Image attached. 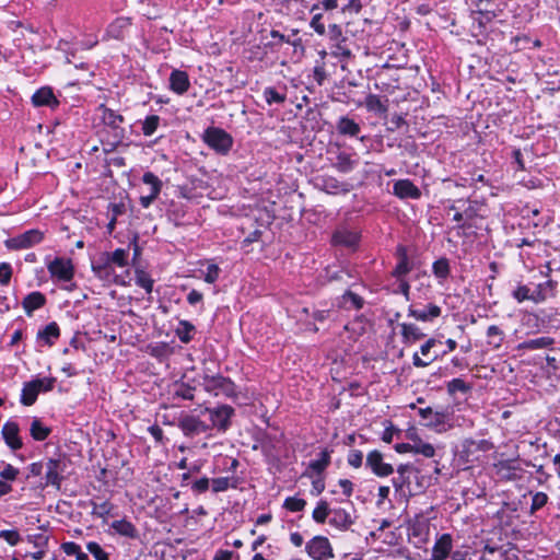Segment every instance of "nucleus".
Returning a JSON list of instances; mask_svg holds the SVG:
<instances>
[{
  "instance_id": "f257e3e1",
  "label": "nucleus",
  "mask_w": 560,
  "mask_h": 560,
  "mask_svg": "<svg viewBox=\"0 0 560 560\" xmlns=\"http://www.w3.org/2000/svg\"><path fill=\"white\" fill-rule=\"evenodd\" d=\"M203 387L207 392L212 393L214 396L232 397L235 395L234 383L221 375L203 377Z\"/></svg>"
},
{
  "instance_id": "f03ea898",
  "label": "nucleus",
  "mask_w": 560,
  "mask_h": 560,
  "mask_svg": "<svg viewBox=\"0 0 560 560\" xmlns=\"http://www.w3.org/2000/svg\"><path fill=\"white\" fill-rule=\"evenodd\" d=\"M44 240V232L33 229L24 232L23 234H20L18 236H14L12 238H9L5 241V246L9 249H25L30 248L36 244H39Z\"/></svg>"
},
{
  "instance_id": "7ed1b4c3",
  "label": "nucleus",
  "mask_w": 560,
  "mask_h": 560,
  "mask_svg": "<svg viewBox=\"0 0 560 560\" xmlns=\"http://www.w3.org/2000/svg\"><path fill=\"white\" fill-rule=\"evenodd\" d=\"M203 139L209 147L220 153H226L232 147L231 136L219 128L207 129Z\"/></svg>"
},
{
  "instance_id": "20e7f679",
  "label": "nucleus",
  "mask_w": 560,
  "mask_h": 560,
  "mask_svg": "<svg viewBox=\"0 0 560 560\" xmlns=\"http://www.w3.org/2000/svg\"><path fill=\"white\" fill-rule=\"evenodd\" d=\"M306 551L314 560H327L334 557L328 538L315 536L306 544Z\"/></svg>"
},
{
  "instance_id": "39448f33",
  "label": "nucleus",
  "mask_w": 560,
  "mask_h": 560,
  "mask_svg": "<svg viewBox=\"0 0 560 560\" xmlns=\"http://www.w3.org/2000/svg\"><path fill=\"white\" fill-rule=\"evenodd\" d=\"M467 4L474 14V20L483 24V20L490 21L494 16L495 4L491 0H467Z\"/></svg>"
},
{
  "instance_id": "423d86ee",
  "label": "nucleus",
  "mask_w": 560,
  "mask_h": 560,
  "mask_svg": "<svg viewBox=\"0 0 560 560\" xmlns=\"http://www.w3.org/2000/svg\"><path fill=\"white\" fill-rule=\"evenodd\" d=\"M178 427L186 436H194L196 434L205 433L208 431L209 425L201 421L198 417L191 415H183L178 419Z\"/></svg>"
},
{
  "instance_id": "0eeeda50",
  "label": "nucleus",
  "mask_w": 560,
  "mask_h": 560,
  "mask_svg": "<svg viewBox=\"0 0 560 560\" xmlns=\"http://www.w3.org/2000/svg\"><path fill=\"white\" fill-rule=\"evenodd\" d=\"M47 268L52 277L61 281H70L73 278L74 271L70 259L57 257L49 262Z\"/></svg>"
},
{
  "instance_id": "6e6552de",
  "label": "nucleus",
  "mask_w": 560,
  "mask_h": 560,
  "mask_svg": "<svg viewBox=\"0 0 560 560\" xmlns=\"http://www.w3.org/2000/svg\"><path fill=\"white\" fill-rule=\"evenodd\" d=\"M366 466L378 477H387L394 472L390 464L383 459V454L378 451H372L366 456Z\"/></svg>"
},
{
  "instance_id": "1a4fd4ad",
  "label": "nucleus",
  "mask_w": 560,
  "mask_h": 560,
  "mask_svg": "<svg viewBox=\"0 0 560 560\" xmlns=\"http://www.w3.org/2000/svg\"><path fill=\"white\" fill-rule=\"evenodd\" d=\"M65 463L60 459H49L46 463V485L55 486L60 489L62 477L60 474L65 470Z\"/></svg>"
},
{
  "instance_id": "9d476101",
  "label": "nucleus",
  "mask_w": 560,
  "mask_h": 560,
  "mask_svg": "<svg viewBox=\"0 0 560 560\" xmlns=\"http://www.w3.org/2000/svg\"><path fill=\"white\" fill-rule=\"evenodd\" d=\"M382 55L392 60L405 61L407 58V49L405 48V43L395 38L388 40L385 44V48L382 51Z\"/></svg>"
},
{
  "instance_id": "9b49d317",
  "label": "nucleus",
  "mask_w": 560,
  "mask_h": 560,
  "mask_svg": "<svg viewBox=\"0 0 560 560\" xmlns=\"http://www.w3.org/2000/svg\"><path fill=\"white\" fill-rule=\"evenodd\" d=\"M44 386V380L37 378L32 382H28L24 385L22 389L21 402L24 406H31L35 402L38 393L42 390Z\"/></svg>"
},
{
  "instance_id": "f8f14e48",
  "label": "nucleus",
  "mask_w": 560,
  "mask_h": 560,
  "mask_svg": "<svg viewBox=\"0 0 560 560\" xmlns=\"http://www.w3.org/2000/svg\"><path fill=\"white\" fill-rule=\"evenodd\" d=\"M100 109L102 110V119L105 126L110 127L115 131V138H122L120 124L124 121L121 115L116 114L114 110L101 105Z\"/></svg>"
},
{
  "instance_id": "ddd939ff",
  "label": "nucleus",
  "mask_w": 560,
  "mask_h": 560,
  "mask_svg": "<svg viewBox=\"0 0 560 560\" xmlns=\"http://www.w3.org/2000/svg\"><path fill=\"white\" fill-rule=\"evenodd\" d=\"M394 194L400 198L418 199L421 192L417 186H415L408 179H400L394 184Z\"/></svg>"
},
{
  "instance_id": "4468645a",
  "label": "nucleus",
  "mask_w": 560,
  "mask_h": 560,
  "mask_svg": "<svg viewBox=\"0 0 560 560\" xmlns=\"http://www.w3.org/2000/svg\"><path fill=\"white\" fill-rule=\"evenodd\" d=\"M19 431V425L15 422H7L2 428V435L5 443L14 451L22 447Z\"/></svg>"
},
{
  "instance_id": "2eb2a0df",
  "label": "nucleus",
  "mask_w": 560,
  "mask_h": 560,
  "mask_svg": "<svg viewBox=\"0 0 560 560\" xmlns=\"http://www.w3.org/2000/svg\"><path fill=\"white\" fill-rule=\"evenodd\" d=\"M233 412V408L226 405L212 410L211 418L214 425H217L220 430L225 431L230 425V418Z\"/></svg>"
},
{
  "instance_id": "dca6fc26",
  "label": "nucleus",
  "mask_w": 560,
  "mask_h": 560,
  "mask_svg": "<svg viewBox=\"0 0 560 560\" xmlns=\"http://www.w3.org/2000/svg\"><path fill=\"white\" fill-rule=\"evenodd\" d=\"M360 235L358 232L340 230L332 235V243L348 248H354L359 243Z\"/></svg>"
},
{
  "instance_id": "f3484780",
  "label": "nucleus",
  "mask_w": 560,
  "mask_h": 560,
  "mask_svg": "<svg viewBox=\"0 0 560 560\" xmlns=\"http://www.w3.org/2000/svg\"><path fill=\"white\" fill-rule=\"evenodd\" d=\"M92 270L94 275L101 280H110L114 276L113 267L106 257L101 254L100 258L96 261L92 262Z\"/></svg>"
},
{
  "instance_id": "a211bd4d",
  "label": "nucleus",
  "mask_w": 560,
  "mask_h": 560,
  "mask_svg": "<svg viewBox=\"0 0 560 560\" xmlns=\"http://www.w3.org/2000/svg\"><path fill=\"white\" fill-rule=\"evenodd\" d=\"M32 102L35 106H49L55 107L58 101L50 88H42L32 96Z\"/></svg>"
},
{
  "instance_id": "6ab92c4d",
  "label": "nucleus",
  "mask_w": 560,
  "mask_h": 560,
  "mask_svg": "<svg viewBox=\"0 0 560 560\" xmlns=\"http://www.w3.org/2000/svg\"><path fill=\"white\" fill-rule=\"evenodd\" d=\"M45 303H46V298L43 293L32 292L23 299L22 305H23V308L25 310L26 314L32 315V313L35 310L40 308L42 306L45 305Z\"/></svg>"
},
{
  "instance_id": "aec40b11",
  "label": "nucleus",
  "mask_w": 560,
  "mask_h": 560,
  "mask_svg": "<svg viewBox=\"0 0 560 560\" xmlns=\"http://www.w3.org/2000/svg\"><path fill=\"white\" fill-rule=\"evenodd\" d=\"M171 89L177 94L185 93L189 88L188 75L184 71L174 70L170 78Z\"/></svg>"
},
{
  "instance_id": "412c9836",
  "label": "nucleus",
  "mask_w": 560,
  "mask_h": 560,
  "mask_svg": "<svg viewBox=\"0 0 560 560\" xmlns=\"http://www.w3.org/2000/svg\"><path fill=\"white\" fill-rule=\"evenodd\" d=\"M452 549V538L444 534L433 547V560H444Z\"/></svg>"
},
{
  "instance_id": "4be33fe9",
  "label": "nucleus",
  "mask_w": 560,
  "mask_h": 560,
  "mask_svg": "<svg viewBox=\"0 0 560 560\" xmlns=\"http://www.w3.org/2000/svg\"><path fill=\"white\" fill-rule=\"evenodd\" d=\"M329 524L339 529H348L353 524V521L349 513L345 510L338 509L332 512Z\"/></svg>"
},
{
  "instance_id": "5701e85b",
  "label": "nucleus",
  "mask_w": 560,
  "mask_h": 560,
  "mask_svg": "<svg viewBox=\"0 0 560 560\" xmlns=\"http://www.w3.org/2000/svg\"><path fill=\"white\" fill-rule=\"evenodd\" d=\"M401 336L406 343H413L424 337V334L413 324H401Z\"/></svg>"
},
{
  "instance_id": "b1692460",
  "label": "nucleus",
  "mask_w": 560,
  "mask_h": 560,
  "mask_svg": "<svg viewBox=\"0 0 560 560\" xmlns=\"http://www.w3.org/2000/svg\"><path fill=\"white\" fill-rule=\"evenodd\" d=\"M555 343V339L551 337H539L536 339L526 340L518 345L520 350H536L549 348Z\"/></svg>"
},
{
  "instance_id": "393cba45",
  "label": "nucleus",
  "mask_w": 560,
  "mask_h": 560,
  "mask_svg": "<svg viewBox=\"0 0 560 560\" xmlns=\"http://www.w3.org/2000/svg\"><path fill=\"white\" fill-rule=\"evenodd\" d=\"M409 314L416 319L425 322L439 317L441 315V308L438 305L430 304L427 306V310L423 311L410 308Z\"/></svg>"
},
{
  "instance_id": "a878e982",
  "label": "nucleus",
  "mask_w": 560,
  "mask_h": 560,
  "mask_svg": "<svg viewBox=\"0 0 560 560\" xmlns=\"http://www.w3.org/2000/svg\"><path fill=\"white\" fill-rule=\"evenodd\" d=\"M337 129L341 135L349 136H357L360 131L359 125L348 117H341L339 119Z\"/></svg>"
},
{
  "instance_id": "bb28decb",
  "label": "nucleus",
  "mask_w": 560,
  "mask_h": 560,
  "mask_svg": "<svg viewBox=\"0 0 560 560\" xmlns=\"http://www.w3.org/2000/svg\"><path fill=\"white\" fill-rule=\"evenodd\" d=\"M112 527L120 535L133 538L137 536L136 527L126 520L115 521Z\"/></svg>"
},
{
  "instance_id": "cd10ccee",
  "label": "nucleus",
  "mask_w": 560,
  "mask_h": 560,
  "mask_svg": "<svg viewBox=\"0 0 560 560\" xmlns=\"http://www.w3.org/2000/svg\"><path fill=\"white\" fill-rule=\"evenodd\" d=\"M30 431L32 438L36 441H44L50 434V429L43 425L38 419L33 420Z\"/></svg>"
},
{
  "instance_id": "c85d7f7f",
  "label": "nucleus",
  "mask_w": 560,
  "mask_h": 560,
  "mask_svg": "<svg viewBox=\"0 0 560 560\" xmlns=\"http://www.w3.org/2000/svg\"><path fill=\"white\" fill-rule=\"evenodd\" d=\"M91 504L93 506L92 515H95L103 520H106L110 515V513L114 509L113 504L108 501H103L101 503L92 501Z\"/></svg>"
},
{
  "instance_id": "c756f323",
  "label": "nucleus",
  "mask_w": 560,
  "mask_h": 560,
  "mask_svg": "<svg viewBox=\"0 0 560 560\" xmlns=\"http://www.w3.org/2000/svg\"><path fill=\"white\" fill-rule=\"evenodd\" d=\"M60 335L59 327L56 323L48 324L43 330L38 331V338L44 339L47 345H51V339L58 338Z\"/></svg>"
},
{
  "instance_id": "7c9ffc66",
  "label": "nucleus",
  "mask_w": 560,
  "mask_h": 560,
  "mask_svg": "<svg viewBox=\"0 0 560 560\" xmlns=\"http://www.w3.org/2000/svg\"><path fill=\"white\" fill-rule=\"evenodd\" d=\"M102 254L109 260L110 265L115 264L119 267H125L127 265V252L125 249L118 248L112 254Z\"/></svg>"
},
{
  "instance_id": "2f4dec72",
  "label": "nucleus",
  "mask_w": 560,
  "mask_h": 560,
  "mask_svg": "<svg viewBox=\"0 0 560 560\" xmlns=\"http://www.w3.org/2000/svg\"><path fill=\"white\" fill-rule=\"evenodd\" d=\"M353 161L351 160L350 155L345 153V152H340L338 155H337V161L336 163L334 164V166L339 171V172H342V173H347L349 171L352 170L353 167Z\"/></svg>"
},
{
  "instance_id": "473e14b6",
  "label": "nucleus",
  "mask_w": 560,
  "mask_h": 560,
  "mask_svg": "<svg viewBox=\"0 0 560 560\" xmlns=\"http://www.w3.org/2000/svg\"><path fill=\"white\" fill-rule=\"evenodd\" d=\"M329 505L326 501H320L313 511V518L315 522L323 524L329 515Z\"/></svg>"
},
{
  "instance_id": "72a5a7b5",
  "label": "nucleus",
  "mask_w": 560,
  "mask_h": 560,
  "mask_svg": "<svg viewBox=\"0 0 560 560\" xmlns=\"http://www.w3.org/2000/svg\"><path fill=\"white\" fill-rule=\"evenodd\" d=\"M329 462H330L329 452L325 450L320 453L319 459L313 460L310 463L308 468L320 474L329 465Z\"/></svg>"
},
{
  "instance_id": "f704fd0d",
  "label": "nucleus",
  "mask_w": 560,
  "mask_h": 560,
  "mask_svg": "<svg viewBox=\"0 0 560 560\" xmlns=\"http://www.w3.org/2000/svg\"><path fill=\"white\" fill-rule=\"evenodd\" d=\"M413 453L431 458L435 455V450L430 443H424L421 439H418V442L413 443Z\"/></svg>"
},
{
  "instance_id": "c9c22d12",
  "label": "nucleus",
  "mask_w": 560,
  "mask_h": 560,
  "mask_svg": "<svg viewBox=\"0 0 560 560\" xmlns=\"http://www.w3.org/2000/svg\"><path fill=\"white\" fill-rule=\"evenodd\" d=\"M136 283L139 287L143 288L148 293L152 292L153 280L143 270H139V271L136 272Z\"/></svg>"
},
{
  "instance_id": "e433bc0d",
  "label": "nucleus",
  "mask_w": 560,
  "mask_h": 560,
  "mask_svg": "<svg viewBox=\"0 0 560 560\" xmlns=\"http://www.w3.org/2000/svg\"><path fill=\"white\" fill-rule=\"evenodd\" d=\"M365 104H366V107L370 110H376V112H380V113H384V112L387 110V107L383 104L381 98L377 95H374V94H370L366 97Z\"/></svg>"
},
{
  "instance_id": "4c0bfd02",
  "label": "nucleus",
  "mask_w": 560,
  "mask_h": 560,
  "mask_svg": "<svg viewBox=\"0 0 560 560\" xmlns=\"http://www.w3.org/2000/svg\"><path fill=\"white\" fill-rule=\"evenodd\" d=\"M305 505L306 501L304 499L293 497L287 498L283 503V506L291 512L302 511L305 508Z\"/></svg>"
},
{
  "instance_id": "58836bf2",
  "label": "nucleus",
  "mask_w": 560,
  "mask_h": 560,
  "mask_svg": "<svg viewBox=\"0 0 560 560\" xmlns=\"http://www.w3.org/2000/svg\"><path fill=\"white\" fill-rule=\"evenodd\" d=\"M433 271L439 278H446L450 272V266L447 259H439L433 264Z\"/></svg>"
},
{
  "instance_id": "ea45409f",
  "label": "nucleus",
  "mask_w": 560,
  "mask_h": 560,
  "mask_svg": "<svg viewBox=\"0 0 560 560\" xmlns=\"http://www.w3.org/2000/svg\"><path fill=\"white\" fill-rule=\"evenodd\" d=\"M469 386L462 378H454L447 384L448 394L453 395L456 392L466 393L469 390Z\"/></svg>"
},
{
  "instance_id": "a19ab883",
  "label": "nucleus",
  "mask_w": 560,
  "mask_h": 560,
  "mask_svg": "<svg viewBox=\"0 0 560 560\" xmlns=\"http://www.w3.org/2000/svg\"><path fill=\"white\" fill-rule=\"evenodd\" d=\"M86 549L96 560H108V555L102 549V547L97 542H89L86 545Z\"/></svg>"
},
{
  "instance_id": "79ce46f5",
  "label": "nucleus",
  "mask_w": 560,
  "mask_h": 560,
  "mask_svg": "<svg viewBox=\"0 0 560 560\" xmlns=\"http://www.w3.org/2000/svg\"><path fill=\"white\" fill-rule=\"evenodd\" d=\"M487 336L489 338H492V340H490L489 343L493 345L494 347H500L503 331L498 326H490L487 330Z\"/></svg>"
},
{
  "instance_id": "37998d69",
  "label": "nucleus",
  "mask_w": 560,
  "mask_h": 560,
  "mask_svg": "<svg viewBox=\"0 0 560 560\" xmlns=\"http://www.w3.org/2000/svg\"><path fill=\"white\" fill-rule=\"evenodd\" d=\"M142 182H143V184L150 186V191H153V189L155 188L154 187L155 184L153 185V182L154 183L156 182L158 183V196L160 195L163 184H162V180L156 175H154L152 172H147L142 176Z\"/></svg>"
},
{
  "instance_id": "c03bdc74",
  "label": "nucleus",
  "mask_w": 560,
  "mask_h": 560,
  "mask_svg": "<svg viewBox=\"0 0 560 560\" xmlns=\"http://www.w3.org/2000/svg\"><path fill=\"white\" fill-rule=\"evenodd\" d=\"M264 95L268 104L283 103L285 101V95L278 93L273 88H267Z\"/></svg>"
},
{
  "instance_id": "a18cd8bd",
  "label": "nucleus",
  "mask_w": 560,
  "mask_h": 560,
  "mask_svg": "<svg viewBox=\"0 0 560 560\" xmlns=\"http://www.w3.org/2000/svg\"><path fill=\"white\" fill-rule=\"evenodd\" d=\"M158 125H159L158 116L152 115V116L147 117L143 122V127H142L143 133L145 136L152 135L156 130Z\"/></svg>"
},
{
  "instance_id": "49530a36",
  "label": "nucleus",
  "mask_w": 560,
  "mask_h": 560,
  "mask_svg": "<svg viewBox=\"0 0 560 560\" xmlns=\"http://www.w3.org/2000/svg\"><path fill=\"white\" fill-rule=\"evenodd\" d=\"M0 538L4 539L10 546H15L21 540L18 530H1Z\"/></svg>"
},
{
  "instance_id": "de8ad7c7",
  "label": "nucleus",
  "mask_w": 560,
  "mask_h": 560,
  "mask_svg": "<svg viewBox=\"0 0 560 560\" xmlns=\"http://www.w3.org/2000/svg\"><path fill=\"white\" fill-rule=\"evenodd\" d=\"M194 387L189 385L182 384L176 390L175 396L180 397L183 399L192 400L194 399Z\"/></svg>"
},
{
  "instance_id": "09e8293b",
  "label": "nucleus",
  "mask_w": 560,
  "mask_h": 560,
  "mask_svg": "<svg viewBox=\"0 0 560 560\" xmlns=\"http://www.w3.org/2000/svg\"><path fill=\"white\" fill-rule=\"evenodd\" d=\"M447 415L444 411H433V415L430 417L428 425L430 427H440L446 422Z\"/></svg>"
},
{
  "instance_id": "8fccbe9b",
  "label": "nucleus",
  "mask_w": 560,
  "mask_h": 560,
  "mask_svg": "<svg viewBox=\"0 0 560 560\" xmlns=\"http://www.w3.org/2000/svg\"><path fill=\"white\" fill-rule=\"evenodd\" d=\"M409 270L410 269L408 267V258H407L406 254H404L401 259H400V261H399V264L394 269L393 276H395L397 278H400L401 276L408 273Z\"/></svg>"
},
{
  "instance_id": "3c124183",
  "label": "nucleus",
  "mask_w": 560,
  "mask_h": 560,
  "mask_svg": "<svg viewBox=\"0 0 560 560\" xmlns=\"http://www.w3.org/2000/svg\"><path fill=\"white\" fill-rule=\"evenodd\" d=\"M12 277V268L8 262L0 264V283L8 284Z\"/></svg>"
},
{
  "instance_id": "603ef678",
  "label": "nucleus",
  "mask_w": 560,
  "mask_h": 560,
  "mask_svg": "<svg viewBox=\"0 0 560 560\" xmlns=\"http://www.w3.org/2000/svg\"><path fill=\"white\" fill-rule=\"evenodd\" d=\"M342 299H343L345 303H347L348 301H351L352 305L357 310L361 308L363 305V300L358 294H355L351 291H347L343 294Z\"/></svg>"
},
{
  "instance_id": "864d4df0",
  "label": "nucleus",
  "mask_w": 560,
  "mask_h": 560,
  "mask_svg": "<svg viewBox=\"0 0 560 560\" xmlns=\"http://www.w3.org/2000/svg\"><path fill=\"white\" fill-rule=\"evenodd\" d=\"M311 26L314 28V31L318 34H324L325 32V24L323 22V15L320 13H315L311 21Z\"/></svg>"
},
{
  "instance_id": "5fc2aeb1",
  "label": "nucleus",
  "mask_w": 560,
  "mask_h": 560,
  "mask_svg": "<svg viewBox=\"0 0 560 560\" xmlns=\"http://www.w3.org/2000/svg\"><path fill=\"white\" fill-rule=\"evenodd\" d=\"M154 185V182H153ZM155 188L150 191L149 195L140 197V203L142 207L148 208L158 198V183L155 182Z\"/></svg>"
},
{
  "instance_id": "6e6d98bb",
  "label": "nucleus",
  "mask_w": 560,
  "mask_h": 560,
  "mask_svg": "<svg viewBox=\"0 0 560 560\" xmlns=\"http://www.w3.org/2000/svg\"><path fill=\"white\" fill-rule=\"evenodd\" d=\"M363 454L360 451H352L348 456V463L354 468H359L362 465Z\"/></svg>"
},
{
  "instance_id": "4d7b16f0",
  "label": "nucleus",
  "mask_w": 560,
  "mask_h": 560,
  "mask_svg": "<svg viewBox=\"0 0 560 560\" xmlns=\"http://www.w3.org/2000/svg\"><path fill=\"white\" fill-rule=\"evenodd\" d=\"M219 267L214 264L209 265L207 268V273L205 276V281L208 283H213L219 277Z\"/></svg>"
},
{
  "instance_id": "13d9d810",
  "label": "nucleus",
  "mask_w": 560,
  "mask_h": 560,
  "mask_svg": "<svg viewBox=\"0 0 560 560\" xmlns=\"http://www.w3.org/2000/svg\"><path fill=\"white\" fill-rule=\"evenodd\" d=\"M212 490L214 492H221L228 489L229 487V479L225 477L215 478L211 481Z\"/></svg>"
},
{
  "instance_id": "bf43d9fd",
  "label": "nucleus",
  "mask_w": 560,
  "mask_h": 560,
  "mask_svg": "<svg viewBox=\"0 0 560 560\" xmlns=\"http://www.w3.org/2000/svg\"><path fill=\"white\" fill-rule=\"evenodd\" d=\"M210 480L206 477L195 481L191 486L192 490L197 493L206 492L209 489Z\"/></svg>"
},
{
  "instance_id": "052dcab7",
  "label": "nucleus",
  "mask_w": 560,
  "mask_h": 560,
  "mask_svg": "<svg viewBox=\"0 0 560 560\" xmlns=\"http://www.w3.org/2000/svg\"><path fill=\"white\" fill-rule=\"evenodd\" d=\"M19 475V470L12 465H7L4 469L0 472V476L7 480H14Z\"/></svg>"
},
{
  "instance_id": "680f3d73",
  "label": "nucleus",
  "mask_w": 560,
  "mask_h": 560,
  "mask_svg": "<svg viewBox=\"0 0 560 560\" xmlns=\"http://www.w3.org/2000/svg\"><path fill=\"white\" fill-rule=\"evenodd\" d=\"M513 296L518 301L523 302L529 299V289L526 285H520L514 292Z\"/></svg>"
},
{
  "instance_id": "e2e57ef3",
  "label": "nucleus",
  "mask_w": 560,
  "mask_h": 560,
  "mask_svg": "<svg viewBox=\"0 0 560 560\" xmlns=\"http://www.w3.org/2000/svg\"><path fill=\"white\" fill-rule=\"evenodd\" d=\"M547 503V495L542 492H538L533 498L532 509L537 510L542 508Z\"/></svg>"
},
{
  "instance_id": "0e129e2a",
  "label": "nucleus",
  "mask_w": 560,
  "mask_h": 560,
  "mask_svg": "<svg viewBox=\"0 0 560 560\" xmlns=\"http://www.w3.org/2000/svg\"><path fill=\"white\" fill-rule=\"evenodd\" d=\"M185 326V330H177V335L183 342H189L191 339L190 331L192 330V326L188 324L187 322L183 323Z\"/></svg>"
},
{
  "instance_id": "69168bd1",
  "label": "nucleus",
  "mask_w": 560,
  "mask_h": 560,
  "mask_svg": "<svg viewBox=\"0 0 560 560\" xmlns=\"http://www.w3.org/2000/svg\"><path fill=\"white\" fill-rule=\"evenodd\" d=\"M415 470L416 468L409 464L399 465L397 468V472L401 479H409L408 475Z\"/></svg>"
},
{
  "instance_id": "338daca9",
  "label": "nucleus",
  "mask_w": 560,
  "mask_h": 560,
  "mask_svg": "<svg viewBox=\"0 0 560 560\" xmlns=\"http://www.w3.org/2000/svg\"><path fill=\"white\" fill-rule=\"evenodd\" d=\"M438 358V354H434L430 358V360L428 361H424L422 360L418 353H415L413 357H412V363L417 368H424V366H428L432 361H434L435 359Z\"/></svg>"
},
{
  "instance_id": "774afa93",
  "label": "nucleus",
  "mask_w": 560,
  "mask_h": 560,
  "mask_svg": "<svg viewBox=\"0 0 560 560\" xmlns=\"http://www.w3.org/2000/svg\"><path fill=\"white\" fill-rule=\"evenodd\" d=\"M61 548L67 555H78L81 551L80 546L72 541L62 544Z\"/></svg>"
}]
</instances>
